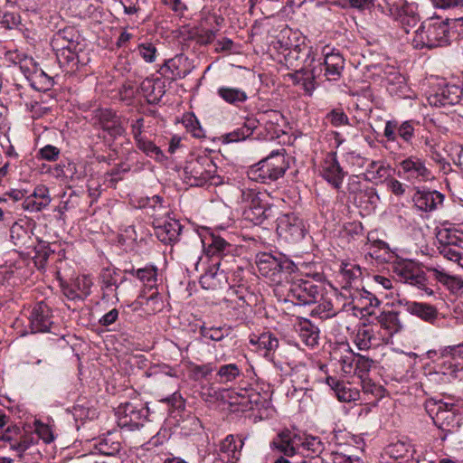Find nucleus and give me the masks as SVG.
<instances>
[{"instance_id": "60", "label": "nucleus", "mask_w": 463, "mask_h": 463, "mask_svg": "<svg viewBox=\"0 0 463 463\" xmlns=\"http://www.w3.org/2000/svg\"><path fill=\"white\" fill-rule=\"evenodd\" d=\"M260 347L267 350L272 351L278 348L279 340L273 336L270 333H264L260 335L257 341Z\"/></svg>"}, {"instance_id": "8", "label": "nucleus", "mask_w": 463, "mask_h": 463, "mask_svg": "<svg viewBox=\"0 0 463 463\" xmlns=\"http://www.w3.org/2000/svg\"><path fill=\"white\" fill-rule=\"evenodd\" d=\"M148 408L142 402H127L116 410L118 424L129 430H138L146 421Z\"/></svg>"}, {"instance_id": "30", "label": "nucleus", "mask_w": 463, "mask_h": 463, "mask_svg": "<svg viewBox=\"0 0 463 463\" xmlns=\"http://www.w3.org/2000/svg\"><path fill=\"white\" fill-rule=\"evenodd\" d=\"M302 342L310 347H314L318 344L319 329L313 325L308 319H301L295 326Z\"/></svg>"}, {"instance_id": "14", "label": "nucleus", "mask_w": 463, "mask_h": 463, "mask_svg": "<svg viewBox=\"0 0 463 463\" xmlns=\"http://www.w3.org/2000/svg\"><path fill=\"white\" fill-rule=\"evenodd\" d=\"M413 205L420 212L430 213L435 211L444 201V194L437 190L426 187H413Z\"/></svg>"}, {"instance_id": "11", "label": "nucleus", "mask_w": 463, "mask_h": 463, "mask_svg": "<svg viewBox=\"0 0 463 463\" xmlns=\"http://www.w3.org/2000/svg\"><path fill=\"white\" fill-rule=\"evenodd\" d=\"M382 12L392 16L400 23L406 33L415 27L420 21L419 15L414 12L411 5L406 4H397L392 0H383V4H379Z\"/></svg>"}, {"instance_id": "29", "label": "nucleus", "mask_w": 463, "mask_h": 463, "mask_svg": "<svg viewBox=\"0 0 463 463\" xmlns=\"http://www.w3.org/2000/svg\"><path fill=\"white\" fill-rule=\"evenodd\" d=\"M248 402L250 411H258L260 417L268 416V411L271 407V395L269 392H260L253 388H249Z\"/></svg>"}, {"instance_id": "55", "label": "nucleus", "mask_w": 463, "mask_h": 463, "mask_svg": "<svg viewBox=\"0 0 463 463\" xmlns=\"http://www.w3.org/2000/svg\"><path fill=\"white\" fill-rule=\"evenodd\" d=\"M21 430L17 425H8L6 429L0 434V439L9 443L11 449L12 443H14L20 437Z\"/></svg>"}, {"instance_id": "26", "label": "nucleus", "mask_w": 463, "mask_h": 463, "mask_svg": "<svg viewBox=\"0 0 463 463\" xmlns=\"http://www.w3.org/2000/svg\"><path fill=\"white\" fill-rule=\"evenodd\" d=\"M259 120V124L261 123L267 133V137L269 139L279 137L284 134L282 128L283 116L277 110H269L264 112Z\"/></svg>"}, {"instance_id": "50", "label": "nucleus", "mask_w": 463, "mask_h": 463, "mask_svg": "<svg viewBox=\"0 0 463 463\" xmlns=\"http://www.w3.org/2000/svg\"><path fill=\"white\" fill-rule=\"evenodd\" d=\"M341 275L345 281L346 286L358 279L362 276L361 268L356 264L343 263L341 268Z\"/></svg>"}, {"instance_id": "57", "label": "nucleus", "mask_w": 463, "mask_h": 463, "mask_svg": "<svg viewBox=\"0 0 463 463\" xmlns=\"http://www.w3.org/2000/svg\"><path fill=\"white\" fill-rule=\"evenodd\" d=\"M115 117H117L116 113L109 109H96L94 110L93 116V119L95 120L94 124H97L101 128Z\"/></svg>"}, {"instance_id": "27", "label": "nucleus", "mask_w": 463, "mask_h": 463, "mask_svg": "<svg viewBox=\"0 0 463 463\" xmlns=\"http://www.w3.org/2000/svg\"><path fill=\"white\" fill-rule=\"evenodd\" d=\"M259 120L254 118H247L243 124L233 131L222 137L223 143H232L246 140L253 131L258 128Z\"/></svg>"}, {"instance_id": "54", "label": "nucleus", "mask_w": 463, "mask_h": 463, "mask_svg": "<svg viewBox=\"0 0 463 463\" xmlns=\"http://www.w3.org/2000/svg\"><path fill=\"white\" fill-rule=\"evenodd\" d=\"M326 118L334 127L349 125V118L347 115L339 109H332L326 114Z\"/></svg>"}, {"instance_id": "24", "label": "nucleus", "mask_w": 463, "mask_h": 463, "mask_svg": "<svg viewBox=\"0 0 463 463\" xmlns=\"http://www.w3.org/2000/svg\"><path fill=\"white\" fill-rule=\"evenodd\" d=\"M182 228L183 226L179 221L169 219L165 221L163 224L155 226V235L165 244L175 243L179 240Z\"/></svg>"}, {"instance_id": "63", "label": "nucleus", "mask_w": 463, "mask_h": 463, "mask_svg": "<svg viewBox=\"0 0 463 463\" xmlns=\"http://www.w3.org/2000/svg\"><path fill=\"white\" fill-rule=\"evenodd\" d=\"M138 52L146 62H153L156 60V48L152 43H141L138 45Z\"/></svg>"}, {"instance_id": "48", "label": "nucleus", "mask_w": 463, "mask_h": 463, "mask_svg": "<svg viewBox=\"0 0 463 463\" xmlns=\"http://www.w3.org/2000/svg\"><path fill=\"white\" fill-rule=\"evenodd\" d=\"M339 402H350L359 399L360 392L358 390L352 388L349 383L343 382L341 386L335 392Z\"/></svg>"}, {"instance_id": "61", "label": "nucleus", "mask_w": 463, "mask_h": 463, "mask_svg": "<svg viewBox=\"0 0 463 463\" xmlns=\"http://www.w3.org/2000/svg\"><path fill=\"white\" fill-rule=\"evenodd\" d=\"M249 389H241L240 392H234V395L231 396L233 400L232 404H237L241 407V411H250V401L248 402Z\"/></svg>"}, {"instance_id": "34", "label": "nucleus", "mask_w": 463, "mask_h": 463, "mask_svg": "<svg viewBox=\"0 0 463 463\" xmlns=\"http://www.w3.org/2000/svg\"><path fill=\"white\" fill-rule=\"evenodd\" d=\"M126 272L136 276L149 290L156 288L157 269L156 267L149 266L137 269H132L130 270H126Z\"/></svg>"}, {"instance_id": "4", "label": "nucleus", "mask_w": 463, "mask_h": 463, "mask_svg": "<svg viewBox=\"0 0 463 463\" xmlns=\"http://www.w3.org/2000/svg\"><path fill=\"white\" fill-rule=\"evenodd\" d=\"M426 411L435 426L447 433L455 432L461 425L458 407L454 402L430 400L426 404Z\"/></svg>"}, {"instance_id": "45", "label": "nucleus", "mask_w": 463, "mask_h": 463, "mask_svg": "<svg viewBox=\"0 0 463 463\" xmlns=\"http://www.w3.org/2000/svg\"><path fill=\"white\" fill-rule=\"evenodd\" d=\"M303 450L306 452V458L320 455L324 450V444L317 437L308 436L301 443Z\"/></svg>"}, {"instance_id": "2", "label": "nucleus", "mask_w": 463, "mask_h": 463, "mask_svg": "<svg viewBox=\"0 0 463 463\" xmlns=\"http://www.w3.org/2000/svg\"><path fill=\"white\" fill-rule=\"evenodd\" d=\"M452 41L449 35V20H430L421 24L415 31L412 38V45L416 49H433L447 46Z\"/></svg>"}, {"instance_id": "43", "label": "nucleus", "mask_w": 463, "mask_h": 463, "mask_svg": "<svg viewBox=\"0 0 463 463\" xmlns=\"http://www.w3.org/2000/svg\"><path fill=\"white\" fill-rule=\"evenodd\" d=\"M139 298L142 299L141 304L145 306L148 313L155 314L163 309V300L156 288H154L149 296L146 297L145 294H142Z\"/></svg>"}, {"instance_id": "35", "label": "nucleus", "mask_w": 463, "mask_h": 463, "mask_svg": "<svg viewBox=\"0 0 463 463\" xmlns=\"http://www.w3.org/2000/svg\"><path fill=\"white\" fill-rule=\"evenodd\" d=\"M317 306L311 310V316L318 317L321 319H329L334 317L337 311L334 308L331 298L322 292V298L316 303Z\"/></svg>"}, {"instance_id": "53", "label": "nucleus", "mask_w": 463, "mask_h": 463, "mask_svg": "<svg viewBox=\"0 0 463 463\" xmlns=\"http://www.w3.org/2000/svg\"><path fill=\"white\" fill-rule=\"evenodd\" d=\"M373 361L364 355L357 354L355 361L354 373L361 379L371 370Z\"/></svg>"}, {"instance_id": "44", "label": "nucleus", "mask_w": 463, "mask_h": 463, "mask_svg": "<svg viewBox=\"0 0 463 463\" xmlns=\"http://www.w3.org/2000/svg\"><path fill=\"white\" fill-rule=\"evenodd\" d=\"M241 374V370L236 364H227L220 366L217 377L221 383H227L234 381Z\"/></svg>"}, {"instance_id": "7", "label": "nucleus", "mask_w": 463, "mask_h": 463, "mask_svg": "<svg viewBox=\"0 0 463 463\" xmlns=\"http://www.w3.org/2000/svg\"><path fill=\"white\" fill-rule=\"evenodd\" d=\"M325 288L313 280L298 279L292 282L288 290L286 301L295 305H311L322 298Z\"/></svg>"}, {"instance_id": "42", "label": "nucleus", "mask_w": 463, "mask_h": 463, "mask_svg": "<svg viewBox=\"0 0 463 463\" xmlns=\"http://www.w3.org/2000/svg\"><path fill=\"white\" fill-rule=\"evenodd\" d=\"M374 340L373 330L364 325L357 330L354 337V343L359 350H368L373 345Z\"/></svg>"}, {"instance_id": "6", "label": "nucleus", "mask_w": 463, "mask_h": 463, "mask_svg": "<svg viewBox=\"0 0 463 463\" xmlns=\"http://www.w3.org/2000/svg\"><path fill=\"white\" fill-rule=\"evenodd\" d=\"M256 264L259 272L271 281L279 283L283 275L291 274L296 269L294 262L283 256L275 257L270 253H260L257 255Z\"/></svg>"}, {"instance_id": "13", "label": "nucleus", "mask_w": 463, "mask_h": 463, "mask_svg": "<svg viewBox=\"0 0 463 463\" xmlns=\"http://www.w3.org/2000/svg\"><path fill=\"white\" fill-rule=\"evenodd\" d=\"M125 280L119 279V272L115 268H103L98 277V283L101 291V300L105 302L118 303V289L120 284Z\"/></svg>"}, {"instance_id": "39", "label": "nucleus", "mask_w": 463, "mask_h": 463, "mask_svg": "<svg viewBox=\"0 0 463 463\" xmlns=\"http://www.w3.org/2000/svg\"><path fill=\"white\" fill-rule=\"evenodd\" d=\"M390 165L383 161L371 160L367 165L365 175L369 180L387 179L390 176Z\"/></svg>"}, {"instance_id": "1", "label": "nucleus", "mask_w": 463, "mask_h": 463, "mask_svg": "<svg viewBox=\"0 0 463 463\" xmlns=\"http://www.w3.org/2000/svg\"><path fill=\"white\" fill-rule=\"evenodd\" d=\"M80 35L72 27L58 31L51 41L52 50L61 65L71 70L78 69L79 65H85L84 52L79 42Z\"/></svg>"}, {"instance_id": "12", "label": "nucleus", "mask_w": 463, "mask_h": 463, "mask_svg": "<svg viewBox=\"0 0 463 463\" xmlns=\"http://www.w3.org/2000/svg\"><path fill=\"white\" fill-rule=\"evenodd\" d=\"M304 221L295 213H287L277 219V233L289 242L301 241L306 234Z\"/></svg>"}, {"instance_id": "49", "label": "nucleus", "mask_w": 463, "mask_h": 463, "mask_svg": "<svg viewBox=\"0 0 463 463\" xmlns=\"http://www.w3.org/2000/svg\"><path fill=\"white\" fill-rule=\"evenodd\" d=\"M322 76V68L320 65H312L308 74H306L301 84L305 91L311 93L316 89V80L320 79Z\"/></svg>"}, {"instance_id": "16", "label": "nucleus", "mask_w": 463, "mask_h": 463, "mask_svg": "<svg viewBox=\"0 0 463 463\" xmlns=\"http://www.w3.org/2000/svg\"><path fill=\"white\" fill-rule=\"evenodd\" d=\"M29 320L32 333L49 332L53 324L51 307L43 301L36 303L31 311Z\"/></svg>"}, {"instance_id": "46", "label": "nucleus", "mask_w": 463, "mask_h": 463, "mask_svg": "<svg viewBox=\"0 0 463 463\" xmlns=\"http://www.w3.org/2000/svg\"><path fill=\"white\" fill-rule=\"evenodd\" d=\"M33 251L34 255L33 259L38 269H43L45 267L51 253L53 252L45 242H39L34 247Z\"/></svg>"}, {"instance_id": "17", "label": "nucleus", "mask_w": 463, "mask_h": 463, "mask_svg": "<svg viewBox=\"0 0 463 463\" xmlns=\"http://www.w3.org/2000/svg\"><path fill=\"white\" fill-rule=\"evenodd\" d=\"M320 175L334 188H341L345 172L337 161L335 153L331 152L326 156L321 165Z\"/></svg>"}, {"instance_id": "9", "label": "nucleus", "mask_w": 463, "mask_h": 463, "mask_svg": "<svg viewBox=\"0 0 463 463\" xmlns=\"http://www.w3.org/2000/svg\"><path fill=\"white\" fill-rule=\"evenodd\" d=\"M392 272L398 280L425 290L429 295L432 290L426 288L427 278L420 266L410 260L397 261L392 266Z\"/></svg>"}, {"instance_id": "20", "label": "nucleus", "mask_w": 463, "mask_h": 463, "mask_svg": "<svg viewBox=\"0 0 463 463\" xmlns=\"http://www.w3.org/2000/svg\"><path fill=\"white\" fill-rule=\"evenodd\" d=\"M414 126L411 120H406L401 124L397 120H388L383 129V137L387 142H395L398 137L406 144H411L414 137Z\"/></svg>"}, {"instance_id": "41", "label": "nucleus", "mask_w": 463, "mask_h": 463, "mask_svg": "<svg viewBox=\"0 0 463 463\" xmlns=\"http://www.w3.org/2000/svg\"><path fill=\"white\" fill-rule=\"evenodd\" d=\"M136 146L147 156L154 158L158 162H163L166 158L161 148L146 137L143 139H138L137 143H136Z\"/></svg>"}, {"instance_id": "36", "label": "nucleus", "mask_w": 463, "mask_h": 463, "mask_svg": "<svg viewBox=\"0 0 463 463\" xmlns=\"http://www.w3.org/2000/svg\"><path fill=\"white\" fill-rule=\"evenodd\" d=\"M340 353L338 362L341 365V370L345 374L354 373L356 355L348 346H343L335 351V354Z\"/></svg>"}, {"instance_id": "31", "label": "nucleus", "mask_w": 463, "mask_h": 463, "mask_svg": "<svg viewBox=\"0 0 463 463\" xmlns=\"http://www.w3.org/2000/svg\"><path fill=\"white\" fill-rule=\"evenodd\" d=\"M217 95L225 103L234 107H239L241 104L248 100V94L246 91L238 87L227 85L220 86L217 89Z\"/></svg>"}, {"instance_id": "32", "label": "nucleus", "mask_w": 463, "mask_h": 463, "mask_svg": "<svg viewBox=\"0 0 463 463\" xmlns=\"http://www.w3.org/2000/svg\"><path fill=\"white\" fill-rule=\"evenodd\" d=\"M289 430H285L277 435L271 442V448L286 457H292L297 453L295 439Z\"/></svg>"}, {"instance_id": "64", "label": "nucleus", "mask_w": 463, "mask_h": 463, "mask_svg": "<svg viewBox=\"0 0 463 463\" xmlns=\"http://www.w3.org/2000/svg\"><path fill=\"white\" fill-rule=\"evenodd\" d=\"M39 156L46 161H56L60 156V149L52 145H46L39 150Z\"/></svg>"}, {"instance_id": "40", "label": "nucleus", "mask_w": 463, "mask_h": 463, "mask_svg": "<svg viewBox=\"0 0 463 463\" xmlns=\"http://www.w3.org/2000/svg\"><path fill=\"white\" fill-rule=\"evenodd\" d=\"M26 77L32 86L39 90H46L52 86V78L40 68L35 67Z\"/></svg>"}, {"instance_id": "38", "label": "nucleus", "mask_w": 463, "mask_h": 463, "mask_svg": "<svg viewBox=\"0 0 463 463\" xmlns=\"http://www.w3.org/2000/svg\"><path fill=\"white\" fill-rule=\"evenodd\" d=\"M385 452L390 458L397 460L412 456L413 449L409 442L398 440L390 444Z\"/></svg>"}, {"instance_id": "62", "label": "nucleus", "mask_w": 463, "mask_h": 463, "mask_svg": "<svg viewBox=\"0 0 463 463\" xmlns=\"http://www.w3.org/2000/svg\"><path fill=\"white\" fill-rule=\"evenodd\" d=\"M200 334L207 339L213 341H221L224 337V334L221 327H206L202 326L200 327Z\"/></svg>"}, {"instance_id": "56", "label": "nucleus", "mask_w": 463, "mask_h": 463, "mask_svg": "<svg viewBox=\"0 0 463 463\" xmlns=\"http://www.w3.org/2000/svg\"><path fill=\"white\" fill-rule=\"evenodd\" d=\"M101 128L113 137H121L125 133V128L122 127L118 116L102 126Z\"/></svg>"}, {"instance_id": "22", "label": "nucleus", "mask_w": 463, "mask_h": 463, "mask_svg": "<svg viewBox=\"0 0 463 463\" xmlns=\"http://www.w3.org/2000/svg\"><path fill=\"white\" fill-rule=\"evenodd\" d=\"M399 304L404 307L406 312L418 317L424 322L433 325L438 319V309L430 304L409 300H400Z\"/></svg>"}, {"instance_id": "51", "label": "nucleus", "mask_w": 463, "mask_h": 463, "mask_svg": "<svg viewBox=\"0 0 463 463\" xmlns=\"http://www.w3.org/2000/svg\"><path fill=\"white\" fill-rule=\"evenodd\" d=\"M260 194L255 189L246 188L241 191V203H244L245 209L251 205H258L260 203Z\"/></svg>"}, {"instance_id": "10", "label": "nucleus", "mask_w": 463, "mask_h": 463, "mask_svg": "<svg viewBox=\"0 0 463 463\" xmlns=\"http://www.w3.org/2000/svg\"><path fill=\"white\" fill-rule=\"evenodd\" d=\"M397 175L411 184L428 182L433 179L432 173L426 166L425 161L414 156H411L399 163Z\"/></svg>"}, {"instance_id": "15", "label": "nucleus", "mask_w": 463, "mask_h": 463, "mask_svg": "<svg viewBox=\"0 0 463 463\" xmlns=\"http://www.w3.org/2000/svg\"><path fill=\"white\" fill-rule=\"evenodd\" d=\"M202 243L203 245L206 255L211 258L212 261L220 260L226 264L228 260H225V257L233 250L232 244L227 242L224 239L213 233L205 235L202 239Z\"/></svg>"}, {"instance_id": "47", "label": "nucleus", "mask_w": 463, "mask_h": 463, "mask_svg": "<svg viewBox=\"0 0 463 463\" xmlns=\"http://www.w3.org/2000/svg\"><path fill=\"white\" fill-rule=\"evenodd\" d=\"M35 442V438L33 434L22 430L18 439L12 443L11 449L17 452L21 457Z\"/></svg>"}, {"instance_id": "33", "label": "nucleus", "mask_w": 463, "mask_h": 463, "mask_svg": "<svg viewBox=\"0 0 463 463\" xmlns=\"http://www.w3.org/2000/svg\"><path fill=\"white\" fill-rule=\"evenodd\" d=\"M455 247L463 249V233L459 236L449 234L448 241L440 248L439 252L444 258L459 264L462 254Z\"/></svg>"}, {"instance_id": "37", "label": "nucleus", "mask_w": 463, "mask_h": 463, "mask_svg": "<svg viewBox=\"0 0 463 463\" xmlns=\"http://www.w3.org/2000/svg\"><path fill=\"white\" fill-rule=\"evenodd\" d=\"M266 204L260 201L258 205H251L243 211V216L246 220L253 222L254 224H261L269 217Z\"/></svg>"}, {"instance_id": "52", "label": "nucleus", "mask_w": 463, "mask_h": 463, "mask_svg": "<svg viewBox=\"0 0 463 463\" xmlns=\"http://www.w3.org/2000/svg\"><path fill=\"white\" fill-rule=\"evenodd\" d=\"M10 237L14 245H24L26 241L30 238L28 232L17 223H14L10 230Z\"/></svg>"}, {"instance_id": "18", "label": "nucleus", "mask_w": 463, "mask_h": 463, "mask_svg": "<svg viewBox=\"0 0 463 463\" xmlns=\"http://www.w3.org/2000/svg\"><path fill=\"white\" fill-rule=\"evenodd\" d=\"M231 269L223 261H212L210 267L200 278V284L205 289H216L227 281L226 273Z\"/></svg>"}, {"instance_id": "21", "label": "nucleus", "mask_w": 463, "mask_h": 463, "mask_svg": "<svg viewBox=\"0 0 463 463\" xmlns=\"http://www.w3.org/2000/svg\"><path fill=\"white\" fill-rule=\"evenodd\" d=\"M321 64L322 75L327 80H337L341 75L345 67V59L338 52H324L323 62H318L317 65Z\"/></svg>"}, {"instance_id": "3", "label": "nucleus", "mask_w": 463, "mask_h": 463, "mask_svg": "<svg viewBox=\"0 0 463 463\" xmlns=\"http://www.w3.org/2000/svg\"><path fill=\"white\" fill-rule=\"evenodd\" d=\"M288 167V162L283 153L272 152L258 164L251 165L248 170V176L252 181L269 184L282 177Z\"/></svg>"}, {"instance_id": "59", "label": "nucleus", "mask_w": 463, "mask_h": 463, "mask_svg": "<svg viewBox=\"0 0 463 463\" xmlns=\"http://www.w3.org/2000/svg\"><path fill=\"white\" fill-rule=\"evenodd\" d=\"M431 271L433 272L435 279L442 284H445V285L457 284V286H458L459 288L463 287V281L460 279H458L454 276L449 275L442 270H439L438 269H432Z\"/></svg>"}, {"instance_id": "23", "label": "nucleus", "mask_w": 463, "mask_h": 463, "mask_svg": "<svg viewBox=\"0 0 463 463\" xmlns=\"http://www.w3.org/2000/svg\"><path fill=\"white\" fill-rule=\"evenodd\" d=\"M51 201L48 187L43 184H39L33 189L32 194H28L23 203V207L25 211L40 212L46 208Z\"/></svg>"}, {"instance_id": "58", "label": "nucleus", "mask_w": 463, "mask_h": 463, "mask_svg": "<svg viewBox=\"0 0 463 463\" xmlns=\"http://www.w3.org/2000/svg\"><path fill=\"white\" fill-rule=\"evenodd\" d=\"M74 169L75 165L72 163H68L67 165L59 164L53 167L52 175L57 178L72 179Z\"/></svg>"}, {"instance_id": "19", "label": "nucleus", "mask_w": 463, "mask_h": 463, "mask_svg": "<svg viewBox=\"0 0 463 463\" xmlns=\"http://www.w3.org/2000/svg\"><path fill=\"white\" fill-rule=\"evenodd\" d=\"M63 294L71 300H83L91 293L93 281L88 275H80L71 283H61Z\"/></svg>"}, {"instance_id": "5", "label": "nucleus", "mask_w": 463, "mask_h": 463, "mask_svg": "<svg viewBox=\"0 0 463 463\" xmlns=\"http://www.w3.org/2000/svg\"><path fill=\"white\" fill-rule=\"evenodd\" d=\"M217 166L206 156H198L186 162L184 167V180L190 186H203L206 183L216 184Z\"/></svg>"}, {"instance_id": "25", "label": "nucleus", "mask_w": 463, "mask_h": 463, "mask_svg": "<svg viewBox=\"0 0 463 463\" xmlns=\"http://www.w3.org/2000/svg\"><path fill=\"white\" fill-rule=\"evenodd\" d=\"M462 100L461 87L456 84H447L439 90L430 99L434 106L456 105Z\"/></svg>"}, {"instance_id": "28", "label": "nucleus", "mask_w": 463, "mask_h": 463, "mask_svg": "<svg viewBox=\"0 0 463 463\" xmlns=\"http://www.w3.org/2000/svg\"><path fill=\"white\" fill-rule=\"evenodd\" d=\"M400 313L397 311H383L376 317L377 324L386 331L388 337L401 332L403 325L400 320Z\"/></svg>"}]
</instances>
